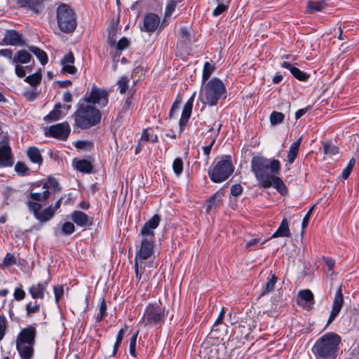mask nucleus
I'll list each match as a JSON object with an SVG mask.
<instances>
[{
  "label": "nucleus",
  "instance_id": "obj_20",
  "mask_svg": "<svg viewBox=\"0 0 359 359\" xmlns=\"http://www.w3.org/2000/svg\"><path fill=\"white\" fill-rule=\"evenodd\" d=\"M72 221L79 226H89L93 224V218L89 217L82 211L75 210L72 213Z\"/></svg>",
  "mask_w": 359,
  "mask_h": 359
},
{
  "label": "nucleus",
  "instance_id": "obj_32",
  "mask_svg": "<svg viewBox=\"0 0 359 359\" xmlns=\"http://www.w3.org/2000/svg\"><path fill=\"white\" fill-rule=\"evenodd\" d=\"M54 214V208L51 205L45 208L43 210L40 211L39 215H37L36 219L41 222H46L50 220L53 217Z\"/></svg>",
  "mask_w": 359,
  "mask_h": 359
},
{
  "label": "nucleus",
  "instance_id": "obj_15",
  "mask_svg": "<svg viewBox=\"0 0 359 359\" xmlns=\"http://www.w3.org/2000/svg\"><path fill=\"white\" fill-rule=\"evenodd\" d=\"M344 304V298L341 287H339L334 294L332 310L327 320V324L331 323L339 313Z\"/></svg>",
  "mask_w": 359,
  "mask_h": 359
},
{
  "label": "nucleus",
  "instance_id": "obj_8",
  "mask_svg": "<svg viewBox=\"0 0 359 359\" xmlns=\"http://www.w3.org/2000/svg\"><path fill=\"white\" fill-rule=\"evenodd\" d=\"M108 96L109 94L105 90L93 86L80 100L91 105L95 104L100 107H104L108 104Z\"/></svg>",
  "mask_w": 359,
  "mask_h": 359
},
{
  "label": "nucleus",
  "instance_id": "obj_9",
  "mask_svg": "<svg viewBox=\"0 0 359 359\" xmlns=\"http://www.w3.org/2000/svg\"><path fill=\"white\" fill-rule=\"evenodd\" d=\"M154 248V241L142 239L140 246L135 254V261L145 263L144 261L153 255Z\"/></svg>",
  "mask_w": 359,
  "mask_h": 359
},
{
  "label": "nucleus",
  "instance_id": "obj_28",
  "mask_svg": "<svg viewBox=\"0 0 359 359\" xmlns=\"http://www.w3.org/2000/svg\"><path fill=\"white\" fill-rule=\"evenodd\" d=\"M302 137H299L290 147L287 153V161L289 163H293L299 153V148L302 142Z\"/></svg>",
  "mask_w": 359,
  "mask_h": 359
},
{
  "label": "nucleus",
  "instance_id": "obj_63",
  "mask_svg": "<svg viewBox=\"0 0 359 359\" xmlns=\"http://www.w3.org/2000/svg\"><path fill=\"white\" fill-rule=\"evenodd\" d=\"M48 184L50 186L53 187L55 191H60L61 189V187H60L58 182L54 177H48Z\"/></svg>",
  "mask_w": 359,
  "mask_h": 359
},
{
  "label": "nucleus",
  "instance_id": "obj_25",
  "mask_svg": "<svg viewBox=\"0 0 359 359\" xmlns=\"http://www.w3.org/2000/svg\"><path fill=\"white\" fill-rule=\"evenodd\" d=\"M34 346L16 343V348L21 359H32L34 355Z\"/></svg>",
  "mask_w": 359,
  "mask_h": 359
},
{
  "label": "nucleus",
  "instance_id": "obj_10",
  "mask_svg": "<svg viewBox=\"0 0 359 359\" xmlns=\"http://www.w3.org/2000/svg\"><path fill=\"white\" fill-rule=\"evenodd\" d=\"M70 133V127L67 122H63L51 126L45 133L46 136H50L58 140H66Z\"/></svg>",
  "mask_w": 359,
  "mask_h": 359
},
{
  "label": "nucleus",
  "instance_id": "obj_22",
  "mask_svg": "<svg viewBox=\"0 0 359 359\" xmlns=\"http://www.w3.org/2000/svg\"><path fill=\"white\" fill-rule=\"evenodd\" d=\"M74 63V55L72 52H69L61 60V64L62 65V72L70 74H76L77 69L73 65Z\"/></svg>",
  "mask_w": 359,
  "mask_h": 359
},
{
  "label": "nucleus",
  "instance_id": "obj_13",
  "mask_svg": "<svg viewBox=\"0 0 359 359\" xmlns=\"http://www.w3.org/2000/svg\"><path fill=\"white\" fill-rule=\"evenodd\" d=\"M14 164V158L8 142H4L0 145V168L12 167Z\"/></svg>",
  "mask_w": 359,
  "mask_h": 359
},
{
  "label": "nucleus",
  "instance_id": "obj_12",
  "mask_svg": "<svg viewBox=\"0 0 359 359\" xmlns=\"http://www.w3.org/2000/svg\"><path fill=\"white\" fill-rule=\"evenodd\" d=\"M36 336V324L28 325L19 332L16 338V343L34 345Z\"/></svg>",
  "mask_w": 359,
  "mask_h": 359
},
{
  "label": "nucleus",
  "instance_id": "obj_37",
  "mask_svg": "<svg viewBox=\"0 0 359 359\" xmlns=\"http://www.w3.org/2000/svg\"><path fill=\"white\" fill-rule=\"evenodd\" d=\"M323 153L329 157H332L339 153V148L331 142H326L323 143Z\"/></svg>",
  "mask_w": 359,
  "mask_h": 359
},
{
  "label": "nucleus",
  "instance_id": "obj_48",
  "mask_svg": "<svg viewBox=\"0 0 359 359\" xmlns=\"http://www.w3.org/2000/svg\"><path fill=\"white\" fill-rule=\"evenodd\" d=\"M138 336V331H137L130 338V347H129V352L132 356L135 357V346H136V341L137 338Z\"/></svg>",
  "mask_w": 359,
  "mask_h": 359
},
{
  "label": "nucleus",
  "instance_id": "obj_38",
  "mask_svg": "<svg viewBox=\"0 0 359 359\" xmlns=\"http://www.w3.org/2000/svg\"><path fill=\"white\" fill-rule=\"evenodd\" d=\"M130 79L128 76H122L117 81L118 89L121 94H125L129 88Z\"/></svg>",
  "mask_w": 359,
  "mask_h": 359
},
{
  "label": "nucleus",
  "instance_id": "obj_59",
  "mask_svg": "<svg viewBox=\"0 0 359 359\" xmlns=\"http://www.w3.org/2000/svg\"><path fill=\"white\" fill-rule=\"evenodd\" d=\"M54 294H55V300L56 303H58L61 297L63 295L64 290L63 287L62 285L56 287L55 286L54 288Z\"/></svg>",
  "mask_w": 359,
  "mask_h": 359
},
{
  "label": "nucleus",
  "instance_id": "obj_33",
  "mask_svg": "<svg viewBox=\"0 0 359 359\" xmlns=\"http://www.w3.org/2000/svg\"><path fill=\"white\" fill-rule=\"evenodd\" d=\"M29 50L36 56L42 65H45L48 62V55L45 51L33 46H29Z\"/></svg>",
  "mask_w": 359,
  "mask_h": 359
},
{
  "label": "nucleus",
  "instance_id": "obj_5",
  "mask_svg": "<svg viewBox=\"0 0 359 359\" xmlns=\"http://www.w3.org/2000/svg\"><path fill=\"white\" fill-rule=\"evenodd\" d=\"M233 170L231 156L227 155L219 160L212 169H209L208 175L213 182L221 183L226 180L232 175Z\"/></svg>",
  "mask_w": 359,
  "mask_h": 359
},
{
  "label": "nucleus",
  "instance_id": "obj_3",
  "mask_svg": "<svg viewBox=\"0 0 359 359\" xmlns=\"http://www.w3.org/2000/svg\"><path fill=\"white\" fill-rule=\"evenodd\" d=\"M74 116L77 127L87 129L97 125L101 121L102 115L95 107L80 100Z\"/></svg>",
  "mask_w": 359,
  "mask_h": 359
},
{
  "label": "nucleus",
  "instance_id": "obj_49",
  "mask_svg": "<svg viewBox=\"0 0 359 359\" xmlns=\"http://www.w3.org/2000/svg\"><path fill=\"white\" fill-rule=\"evenodd\" d=\"M7 328V320L4 315H0V341L4 338Z\"/></svg>",
  "mask_w": 359,
  "mask_h": 359
},
{
  "label": "nucleus",
  "instance_id": "obj_39",
  "mask_svg": "<svg viewBox=\"0 0 359 359\" xmlns=\"http://www.w3.org/2000/svg\"><path fill=\"white\" fill-rule=\"evenodd\" d=\"M326 6L327 4L324 0L320 1H309L307 3V7L311 13L315 11H321L326 7Z\"/></svg>",
  "mask_w": 359,
  "mask_h": 359
},
{
  "label": "nucleus",
  "instance_id": "obj_36",
  "mask_svg": "<svg viewBox=\"0 0 359 359\" xmlns=\"http://www.w3.org/2000/svg\"><path fill=\"white\" fill-rule=\"evenodd\" d=\"M277 278L275 274L270 273L269 277L268 278L267 283L263 287V290L261 293V295H265L271 292H272L275 288V285L277 282Z\"/></svg>",
  "mask_w": 359,
  "mask_h": 359
},
{
  "label": "nucleus",
  "instance_id": "obj_17",
  "mask_svg": "<svg viewBox=\"0 0 359 359\" xmlns=\"http://www.w3.org/2000/svg\"><path fill=\"white\" fill-rule=\"evenodd\" d=\"M195 94L196 93H194L184 105L181 115V118L179 123L181 131L183 130V128L187 125L191 116Z\"/></svg>",
  "mask_w": 359,
  "mask_h": 359
},
{
  "label": "nucleus",
  "instance_id": "obj_6",
  "mask_svg": "<svg viewBox=\"0 0 359 359\" xmlns=\"http://www.w3.org/2000/svg\"><path fill=\"white\" fill-rule=\"evenodd\" d=\"M57 22L63 32H72L76 27V18L73 11L67 5L62 4L57 9Z\"/></svg>",
  "mask_w": 359,
  "mask_h": 359
},
{
  "label": "nucleus",
  "instance_id": "obj_18",
  "mask_svg": "<svg viewBox=\"0 0 359 359\" xmlns=\"http://www.w3.org/2000/svg\"><path fill=\"white\" fill-rule=\"evenodd\" d=\"M261 187L264 189L273 187L281 194H283L286 191V187L283 180L273 174L264 181Z\"/></svg>",
  "mask_w": 359,
  "mask_h": 359
},
{
  "label": "nucleus",
  "instance_id": "obj_2",
  "mask_svg": "<svg viewBox=\"0 0 359 359\" xmlns=\"http://www.w3.org/2000/svg\"><path fill=\"white\" fill-rule=\"evenodd\" d=\"M251 171L262 186L271 175H278L280 170V163L275 158H266L255 156L251 160Z\"/></svg>",
  "mask_w": 359,
  "mask_h": 359
},
{
  "label": "nucleus",
  "instance_id": "obj_30",
  "mask_svg": "<svg viewBox=\"0 0 359 359\" xmlns=\"http://www.w3.org/2000/svg\"><path fill=\"white\" fill-rule=\"evenodd\" d=\"M43 191L41 192L30 193V198L36 201L42 202L48 199L50 196V191H48V186L47 183L43 184Z\"/></svg>",
  "mask_w": 359,
  "mask_h": 359
},
{
  "label": "nucleus",
  "instance_id": "obj_44",
  "mask_svg": "<svg viewBox=\"0 0 359 359\" xmlns=\"http://www.w3.org/2000/svg\"><path fill=\"white\" fill-rule=\"evenodd\" d=\"M215 139H216L215 136L212 137L210 140V143L208 145L202 147L203 154L205 155L204 161H205V164H208V163L210 151H211L213 144L215 142Z\"/></svg>",
  "mask_w": 359,
  "mask_h": 359
},
{
  "label": "nucleus",
  "instance_id": "obj_58",
  "mask_svg": "<svg viewBox=\"0 0 359 359\" xmlns=\"http://www.w3.org/2000/svg\"><path fill=\"white\" fill-rule=\"evenodd\" d=\"M243 192V187L240 184H236L231 187V194L233 196H238Z\"/></svg>",
  "mask_w": 359,
  "mask_h": 359
},
{
  "label": "nucleus",
  "instance_id": "obj_31",
  "mask_svg": "<svg viewBox=\"0 0 359 359\" xmlns=\"http://www.w3.org/2000/svg\"><path fill=\"white\" fill-rule=\"evenodd\" d=\"M74 163L75 168L81 172L90 173L93 170V165L88 160H75Z\"/></svg>",
  "mask_w": 359,
  "mask_h": 359
},
{
  "label": "nucleus",
  "instance_id": "obj_26",
  "mask_svg": "<svg viewBox=\"0 0 359 359\" xmlns=\"http://www.w3.org/2000/svg\"><path fill=\"white\" fill-rule=\"evenodd\" d=\"M291 236L289 221L286 218H283L277 230L272 234L271 238L278 237H290Z\"/></svg>",
  "mask_w": 359,
  "mask_h": 359
},
{
  "label": "nucleus",
  "instance_id": "obj_34",
  "mask_svg": "<svg viewBox=\"0 0 359 359\" xmlns=\"http://www.w3.org/2000/svg\"><path fill=\"white\" fill-rule=\"evenodd\" d=\"M27 156L32 163L40 164L42 162V156L40 151L35 147H32L28 149Z\"/></svg>",
  "mask_w": 359,
  "mask_h": 359
},
{
  "label": "nucleus",
  "instance_id": "obj_42",
  "mask_svg": "<svg viewBox=\"0 0 359 359\" xmlns=\"http://www.w3.org/2000/svg\"><path fill=\"white\" fill-rule=\"evenodd\" d=\"M172 170L175 174L179 177L183 172L184 164L181 158H176L172 163Z\"/></svg>",
  "mask_w": 359,
  "mask_h": 359
},
{
  "label": "nucleus",
  "instance_id": "obj_23",
  "mask_svg": "<svg viewBox=\"0 0 359 359\" xmlns=\"http://www.w3.org/2000/svg\"><path fill=\"white\" fill-rule=\"evenodd\" d=\"M223 196L224 192L222 191H218L212 195L207 201L206 211L211 212L216 210L222 203Z\"/></svg>",
  "mask_w": 359,
  "mask_h": 359
},
{
  "label": "nucleus",
  "instance_id": "obj_4",
  "mask_svg": "<svg viewBox=\"0 0 359 359\" xmlns=\"http://www.w3.org/2000/svg\"><path fill=\"white\" fill-rule=\"evenodd\" d=\"M226 88L218 78H213L204 84L199 93V100L204 104L215 106L222 97H225Z\"/></svg>",
  "mask_w": 359,
  "mask_h": 359
},
{
  "label": "nucleus",
  "instance_id": "obj_41",
  "mask_svg": "<svg viewBox=\"0 0 359 359\" xmlns=\"http://www.w3.org/2000/svg\"><path fill=\"white\" fill-rule=\"evenodd\" d=\"M285 118V116L283 113L273 111L269 116V121L271 126H276L281 123Z\"/></svg>",
  "mask_w": 359,
  "mask_h": 359
},
{
  "label": "nucleus",
  "instance_id": "obj_14",
  "mask_svg": "<svg viewBox=\"0 0 359 359\" xmlns=\"http://www.w3.org/2000/svg\"><path fill=\"white\" fill-rule=\"evenodd\" d=\"M3 42L5 45L13 46H22L26 43L22 34L13 29L6 31Z\"/></svg>",
  "mask_w": 359,
  "mask_h": 359
},
{
  "label": "nucleus",
  "instance_id": "obj_35",
  "mask_svg": "<svg viewBox=\"0 0 359 359\" xmlns=\"http://www.w3.org/2000/svg\"><path fill=\"white\" fill-rule=\"evenodd\" d=\"M60 104H56L54 109L44 118L46 121H55L62 117V113L60 110Z\"/></svg>",
  "mask_w": 359,
  "mask_h": 359
},
{
  "label": "nucleus",
  "instance_id": "obj_27",
  "mask_svg": "<svg viewBox=\"0 0 359 359\" xmlns=\"http://www.w3.org/2000/svg\"><path fill=\"white\" fill-rule=\"evenodd\" d=\"M32 59V55L26 50H20L13 56V64H27Z\"/></svg>",
  "mask_w": 359,
  "mask_h": 359
},
{
  "label": "nucleus",
  "instance_id": "obj_56",
  "mask_svg": "<svg viewBox=\"0 0 359 359\" xmlns=\"http://www.w3.org/2000/svg\"><path fill=\"white\" fill-rule=\"evenodd\" d=\"M146 266L145 263L139 262L137 261H135V277L138 280H140L142 275L140 272V269L144 268Z\"/></svg>",
  "mask_w": 359,
  "mask_h": 359
},
{
  "label": "nucleus",
  "instance_id": "obj_52",
  "mask_svg": "<svg viewBox=\"0 0 359 359\" xmlns=\"http://www.w3.org/2000/svg\"><path fill=\"white\" fill-rule=\"evenodd\" d=\"M15 170L18 175H25L28 172L29 169L25 163L18 162L15 165Z\"/></svg>",
  "mask_w": 359,
  "mask_h": 359
},
{
  "label": "nucleus",
  "instance_id": "obj_21",
  "mask_svg": "<svg viewBox=\"0 0 359 359\" xmlns=\"http://www.w3.org/2000/svg\"><path fill=\"white\" fill-rule=\"evenodd\" d=\"M314 304L313 294L310 290H302L298 293V304L311 309Z\"/></svg>",
  "mask_w": 359,
  "mask_h": 359
},
{
  "label": "nucleus",
  "instance_id": "obj_60",
  "mask_svg": "<svg viewBox=\"0 0 359 359\" xmlns=\"http://www.w3.org/2000/svg\"><path fill=\"white\" fill-rule=\"evenodd\" d=\"M13 296L16 300L21 301L25 297V292L22 289V287H17L14 291Z\"/></svg>",
  "mask_w": 359,
  "mask_h": 359
},
{
  "label": "nucleus",
  "instance_id": "obj_11",
  "mask_svg": "<svg viewBox=\"0 0 359 359\" xmlns=\"http://www.w3.org/2000/svg\"><path fill=\"white\" fill-rule=\"evenodd\" d=\"M161 222V217L158 215H154L142 226L140 231L142 239L154 241V230L158 226Z\"/></svg>",
  "mask_w": 359,
  "mask_h": 359
},
{
  "label": "nucleus",
  "instance_id": "obj_64",
  "mask_svg": "<svg viewBox=\"0 0 359 359\" xmlns=\"http://www.w3.org/2000/svg\"><path fill=\"white\" fill-rule=\"evenodd\" d=\"M180 104V102H177V101H175L172 104L170 111V113H169V116L170 118H172L178 111Z\"/></svg>",
  "mask_w": 359,
  "mask_h": 359
},
{
  "label": "nucleus",
  "instance_id": "obj_1",
  "mask_svg": "<svg viewBox=\"0 0 359 359\" xmlns=\"http://www.w3.org/2000/svg\"><path fill=\"white\" fill-rule=\"evenodd\" d=\"M340 343V336L334 332H328L316 340L312 351L316 359H335Z\"/></svg>",
  "mask_w": 359,
  "mask_h": 359
},
{
  "label": "nucleus",
  "instance_id": "obj_29",
  "mask_svg": "<svg viewBox=\"0 0 359 359\" xmlns=\"http://www.w3.org/2000/svg\"><path fill=\"white\" fill-rule=\"evenodd\" d=\"M22 6L27 7L35 13H39L41 8L42 0H16Z\"/></svg>",
  "mask_w": 359,
  "mask_h": 359
},
{
  "label": "nucleus",
  "instance_id": "obj_24",
  "mask_svg": "<svg viewBox=\"0 0 359 359\" xmlns=\"http://www.w3.org/2000/svg\"><path fill=\"white\" fill-rule=\"evenodd\" d=\"M281 67L288 69L290 72V73L293 75L294 77H295L297 79H298L301 81H306L308 80V79L309 78V74L301 71L297 67H293L288 62H283L281 64Z\"/></svg>",
  "mask_w": 359,
  "mask_h": 359
},
{
  "label": "nucleus",
  "instance_id": "obj_50",
  "mask_svg": "<svg viewBox=\"0 0 359 359\" xmlns=\"http://www.w3.org/2000/svg\"><path fill=\"white\" fill-rule=\"evenodd\" d=\"M27 205H28L29 210L33 212L35 217L36 218L37 215H39V214L41 211V205L38 203H36V202L28 201Z\"/></svg>",
  "mask_w": 359,
  "mask_h": 359
},
{
  "label": "nucleus",
  "instance_id": "obj_40",
  "mask_svg": "<svg viewBox=\"0 0 359 359\" xmlns=\"http://www.w3.org/2000/svg\"><path fill=\"white\" fill-rule=\"evenodd\" d=\"M215 69V65L208 62H205L203 66V74H202V81L203 83L206 82L210 76H211L212 73L213 72Z\"/></svg>",
  "mask_w": 359,
  "mask_h": 359
},
{
  "label": "nucleus",
  "instance_id": "obj_62",
  "mask_svg": "<svg viewBox=\"0 0 359 359\" xmlns=\"http://www.w3.org/2000/svg\"><path fill=\"white\" fill-rule=\"evenodd\" d=\"M313 207L311 208L309 210L306 212V214L304 215L302 222V227L303 229L307 227L312 211H313Z\"/></svg>",
  "mask_w": 359,
  "mask_h": 359
},
{
  "label": "nucleus",
  "instance_id": "obj_55",
  "mask_svg": "<svg viewBox=\"0 0 359 359\" xmlns=\"http://www.w3.org/2000/svg\"><path fill=\"white\" fill-rule=\"evenodd\" d=\"M228 8V6L224 4H219L212 11L213 16H219L222 13L226 11Z\"/></svg>",
  "mask_w": 359,
  "mask_h": 359
},
{
  "label": "nucleus",
  "instance_id": "obj_47",
  "mask_svg": "<svg viewBox=\"0 0 359 359\" xmlns=\"http://www.w3.org/2000/svg\"><path fill=\"white\" fill-rule=\"evenodd\" d=\"M107 316V304L103 299L100 303V309H99V313L97 316V321L100 322L102 321L105 316Z\"/></svg>",
  "mask_w": 359,
  "mask_h": 359
},
{
  "label": "nucleus",
  "instance_id": "obj_7",
  "mask_svg": "<svg viewBox=\"0 0 359 359\" xmlns=\"http://www.w3.org/2000/svg\"><path fill=\"white\" fill-rule=\"evenodd\" d=\"M165 320V310L157 304H149L144 313L145 325H161Z\"/></svg>",
  "mask_w": 359,
  "mask_h": 359
},
{
  "label": "nucleus",
  "instance_id": "obj_61",
  "mask_svg": "<svg viewBox=\"0 0 359 359\" xmlns=\"http://www.w3.org/2000/svg\"><path fill=\"white\" fill-rule=\"evenodd\" d=\"M133 97L131 96L128 97L125 100V102L123 104L122 112H123V113L128 112L131 109V107L133 106Z\"/></svg>",
  "mask_w": 359,
  "mask_h": 359
},
{
  "label": "nucleus",
  "instance_id": "obj_16",
  "mask_svg": "<svg viewBox=\"0 0 359 359\" xmlns=\"http://www.w3.org/2000/svg\"><path fill=\"white\" fill-rule=\"evenodd\" d=\"M160 24L159 17L154 13L147 14L143 20V25L140 27L142 32H154L158 27Z\"/></svg>",
  "mask_w": 359,
  "mask_h": 359
},
{
  "label": "nucleus",
  "instance_id": "obj_53",
  "mask_svg": "<svg viewBox=\"0 0 359 359\" xmlns=\"http://www.w3.org/2000/svg\"><path fill=\"white\" fill-rule=\"evenodd\" d=\"M128 46L129 41L128 39H126V37H123L117 42L116 48L117 50L121 51L128 48Z\"/></svg>",
  "mask_w": 359,
  "mask_h": 359
},
{
  "label": "nucleus",
  "instance_id": "obj_46",
  "mask_svg": "<svg viewBox=\"0 0 359 359\" xmlns=\"http://www.w3.org/2000/svg\"><path fill=\"white\" fill-rule=\"evenodd\" d=\"M40 304L36 302L32 304V302H29L26 304V313L27 316H32L39 311Z\"/></svg>",
  "mask_w": 359,
  "mask_h": 359
},
{
  "label": "nucleus",
  "instance_id": "obj_54",
  "mask_svg": "<svg viewBox=\"0 0 359 359\" xmlns=\"http://www.w3.org/2000/svg\"><path fill=\"white\" fill-rule=\"evenodd\" d=\"M0 56L8 58L13 64V50L10 48L0 50Z\"/></svg>",
  "mask_w": 359,
  "mask_h": 359
},
{
  "label": "nucleus",
  "instance_id": "obj_57",
  "mask_svg": "<svg viewBox=\"0 0 359 359\" xmlns=\"http://www.w3.org/2000/svg\"><path fill=\"white\" fill-rule=\"evenodd\" d=\"M15 263V259L11 253H7L4 259L3 264L6 266H10Z\"/></svg>",
  "mask_w": 359,
  "mask_h": 359
},
{
  "label": "nucleus",
  "instance_id": "obj_51",
  "mask_svg": "<svg viewBox=\"0 0 359 359\" xmlns=\"http://www.w3.org/2000/svg\"><path fill=\"white\" fill-rule=\"evenodd\" d=\"M75 231V226L73 223L67 222L62 226V232L65 235H70Z\"/></svg>",
  "mask_w": 359,
  "mask_h": 359
},
{
  "label": "nucleus",
  "instance_id": "obj_43",
  "mask_svg": "<svg viewBox=\"0 0 359 359\" xmlns=\"http://www.w3.org/2000/svg\"><path fill=\"white\" fill-rule=\"evenodd\" d=\"M41 74L40 72H36L27 76L25 81L29 83L31 86H35L41 82Z\"/></svg>",
  "mask_w": 359,
  "mask_h": 359
},
{
  "label": "nucleus",
  "instance_id": "obj_19",
  "mask_svg": "<svg viewBox=\"0 0 359 359\" xmlns=\"http://www.w3.org/2000/svg\"><path fill=\"white\" fill-rule=\"evenodd\" d=\"M48 282L47 280L33 284L29 288V293L34 299H43Z\"/></svg>",
  "mask_w": 359,
  "mask_h": 359
},
{
  "label": "nucleus",
  "instance_id": "obj_45",
  "mask_svg": "<svg viewBox=\"0 0 359 359\" xmlns=\"http://www.w3.org/2000/svg\"><path fill=\"white\" fill-rule=\"evenodd\" d=\"M15 65V72L16 75L18 77L22 78L25 77L26 75V71L31 72L32 71V67L31 66H21L18 64H14Z\"/></svg>",
  "mask_w": 359,
  "mask_h": 359
}]
</instances>
